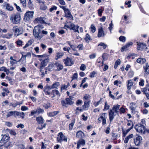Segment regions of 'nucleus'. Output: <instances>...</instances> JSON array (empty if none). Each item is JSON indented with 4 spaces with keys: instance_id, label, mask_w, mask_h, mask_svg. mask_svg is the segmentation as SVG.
<instances>
[{
    "instance_id": "nucleus-1",
    "label": "nucleus",
    "mask_w": 149,
    "mask_h": 149,
    "mask_svg": "<svg viewBox=\"0 0 149 149\" xmlns=\"http://www.w3.org/2000/svg\"><path fill=\"white\" fill-rule=\"evenodd\" d=\"M43 26L41 25H38L34 27L33 32L35 38L40 39L44 35L47 34V31L43 30Z\"/></svg>"
},
{
    "instance_id": "nucleus-2",
    "label": "nucleus",
    "mask_w": 149,
    "mask_h": 149,
    "mask_svg": "<svg viewBox=\"0 0 149 149\" xmlns=\"http://www.w3.org/2000/svg\"><path fill=\"white\" fill-rule=\"evenodd\" d=\"M120 105L117 104L114 105L111 109L109 111V121L112 122L115 116L117 114L119 115V108Z\"/></svg>"
},
{
    "instance_id": "nucleus-3",
    "label": "nucleus",
    "mask_w": 149,
    "mask_h": 149,
    "mask_svg": "<svg viewBox=\"0 0 149 149\" xmlns=\"http://www.w3.org/2000/svg\"><path fill=\"white\" fill-rule=\"evenodd\" d=\"M20 19L21 16L19 13L11 15L10 19V22L15 24H19L20 21Z\"/></svg>"
},
{
    "instance_id": "nucleus-4",
    "label": "nucleus",
    "mask_w": 149,
    "mask_h": 149,
    "mask_svg": "<svg viewBox=\"0 0 149 149\" xmlns=\"http://www.w3.org/2000/svg\"><path fill=\"white\" fill-rule=\"evenodd\" d=\"M33 11H28L25 13L24 16V20L25 22L30 20L33 17Z\"/></svg>"
},
{
    "instance_id": "nucleus-5",
    "label": "nucleus",
    "mask_w": 149,
    "mask_h": 149,
    "mask_svg": "<svg viewBox=\"0 0 149 149\" xmlns=\"http://www.w3.org/2000/svg\"><path fill=\"white\" fill-rule=\"evenodd\" d=\"M134 128L137 132L143 134H144L145 127L140 123H138L135 125Z\"/></svg>"
},
{
    "instance_id": "nucleus-6",
    "label": "nucleus",
    "mask_w": 149,
    "mask_h": 149,
    "mask_svg": "<svg viewBox=\"0 0 149 149\" xmlns=\"http://www.w3.org/2000/svg\"><path fill=\"white\" fill-rule=\"evenodd\" d=\"M13 30L14 32V35L16 36L22 34L23 29L22 28L18 27V26H14L13 28Z\"/></svg>"
},
{
    "instance_id": "nucleus-7",
    "label": "nucleus",
    "mask_w": 149,
    "mask_h": 149,
    "mask_svg": "<svg viewBox=\"0 0 149 149\" xmlns=\"http://www.w3.org/2000/svg\"><path fill=\"white\" fill-rule=\"evenodd\" d=\"M39 58V59L41 61V65L42 67L46 65L47 56L45 54L36 56Z\"/></svg>"
},
{
    "instance_id": "nucleus-8",
    "label": "nucleus",
    "mask_w": 149,
    "mask_h": 149,
    "mask_svg": "<svg viewBox=\"0 0 149 149\" xmlns=\"http://www.w3.org/2000/svg\"><path fill=\"white\" fill-rule=\"evenodd\" d=\"M58 136L57 138V140L59 142L64 141L66 142L67 141L68 138L67 136H64L62 132H60L58 134Z\"/></svg>"
},
{
    "instance_id": "nucleus-9",
    "label": "nucleus",
    "mask_w": 149,
    "mask_h": 149,
    "mask_svg": "<svg viewBox=\"0 0 149 149\" xmlns=\"http://www.w3.org/2000/svg\"><path fill=\"white\" fill-rule=\"evenodd\" d=\"M36 2L38 3L40 9L42 10H45L47 8L46 3L45 1L41 0H36Z\"/></svg>"
},
{
    "instance_id": "nucleus-10",
    "label": "nucleus",
    "mask_w": 149,
    "mask_h": 149,
    "mask_svg": "<svg viewBox=\"0 0 149 149\" xmlns=\"http://www.w3.org/2000/svg\"><path fill=\"white\" fill-rule=\"evenodd\" d=\"M142 140L141 136L137 135L134 139V142L135 145L137 146H140Z\"/></svg>"
},
{
    "instance_id": "nucleus-11",
    "label": "nucleus",
    "mask_w": 149,
    "mask_h": 149,
    "mask_svg": "<svg viewBox=\"0 0 149 149\" xmlns=\"http://www.w3.org/2000/svg\"><path fill=\"white\" fill-rule=\"evenodd\" d=\"M64 64L66 66H71L74 64V62L69 57H67L65 59H63Z\"/></svg>"
},
{
    "instance_id": "nucleus-12",
    "label": "nucleus",
    "mask_w": 149,
    "mask_h": 149,
    "mask_svg": "<svg viewBox=\"0 0 149 149\" xmlns=\"http://www.w3.org/2000/svg\"><path fill=\"white\" fill-rule=\"evenodd\" d=\"M85 144V140L83 139H80L77 142V149H79L80 146H84Z\"/></svg>"
},
{
    "instance_id": "nucleus-13",
    "label": "nucleus",
    "mask_w": 149,
    "mask_h": 149,
    "mask_svg": "<svg viewBox=\"0 0 149 149\" xmlns=\"http://www.w3.org/2000/svg\"><path fill=\"white\" fill-rule=\"evenodd\" d=\"M64 12L65 14V16L70 19L72 20H73V17L72 15L71 14L70 12L69 9L67 8L65 9Z\"/></svg>"
},
{
    "instance_id": "nucleus-14",
    "label": "nucleus",
    "mask_w": 149,
    "mask_h": 149,
    "mask_svg": "<svg viewBox=\"0 0 149 149\" xmlns=\"http://www.w3.org/2000/svg\"><path fill=\"white\" fill-rule=\"evenodd\" d=\"M3 4V6L5 8L6 10L10 11H11L13 10V7L12 6H10L8 3L7 2H4Z\"/></svg>"
},
{
    "instance_id": "nucleus-15",
    "label": "nucleus",
    "mask_w": 149,
    "mask_h": 149,
    "mask_svg": "<svg viewBox=\"0 0 149 149\" xmlns=\"http://www.w3.org/2000/svg\"><path fill=\"white\" fill-rule=\"evenodd\" d=\"M141 91L143 94L145 95L147 99L149 100V88H144L141 89Z\"/></svg>"
},
{
    "instance_id": "nucleus-16",
    "label": "nucleus",
    "mask_w": 149,
    "mask_h": 149,
    "mask_svg": "<svg viewBox=\"0 0 149 149\" xmlns=\"http://www.w3.org/2000/svg\"><path fill=\"white\" fill-rule=\"evenodd\" d=\"M79 26L77 25L75 26L73 24H71L70 26V27H68L70 28V29L73 30L75 32H77L79 33V31L78 30Z\"/></svg>"
},
{
    "instance_id": "nucleus-17",
    "label": "nucleus",
    "mask_w": 149,
    "mask_h": 149,
    "mask_svg": "<svg viewBox=\"0 0 149 149\" xmlns=\"http://www.w3.org/2000/svg\"><path fill=\"white\" fill-rule=\"evenodd\" d=\"M133 43L132 42H129L127 43L125 45L122 47L121 49V51L122 52L127 50V48L130 46L133 45Z\"/></svg>"
},
{
    "instance_id": "nucleus-18",
    "label": "nucleus",
    "mask_w": 149,
    "mask_h": 149,
    "mask_svg": "<svg viewBox=\"0 0 149 149\" xmlns=\"http://www.w3.org/2000/svg\"><path fill=\"white\" fill-rule=\"evenodd\" d=\"M105 34L102 27H101L98 29V34L97 36L99 38L104 36Z\"/></svg>"
},
{
    "instance_id": "nucleus-19",
    "label": "nucleus",
    "mask_w": 149,
    "mask_h": 149,
    "mask_svg": "<svg viewBox=\"0 0 149 149\" xmlns=\"http://www.w3.org/2000/svg\"><path fill=\"white\" fill-rule=\"evenodd\" d=\"M46 20V18L45 17H40L36 18L35 19V21L37 22L38 23L46 24V23L45 22Z\"/></svg>"
},
{
    "instance_id": "nucleus-20",
    "label": "nucleus",
    "mask_w": 149,
    "mask_h": 149,
    "mask_svg": "<svg viewBox=\"0 0 149 149\" xmlns=\"http://www.w3.org/2000/svg\"><path fill=\"white\" fill-rule=\"evenodd\" d=\"M64 53L62 52H58L56 53L55 59L57 60L61 58L64 55Z\"/></svg>"
},
{
    "instance_id": "nucleus-21",
    "label": "nucleus",
    "mask_w": 149,
    "mask_h": 149,
    "mask_svg": "<svg viewBox=\"0 0 149 149\" xmlns=\"http://www.w3.org/2000/svg\"><path fill=\"white\" fill-rule=\"evenodd\" d=\"M51 96L52 97L57 95L58 96H60V93L59 91L57 90H54L52 91L51 94Z\"/></svg>"
},
{
    "instance_id": "nucleus-22",
    "label": "nucleus",
    "mask_w": 149,
    "mask_h": 149,
    "mask_svg": "<svg viewBox=\"0 0 149 149\" xmlns=\"http://www.w3.org/2000/svg\"><path fill=\"white\" fill-rule=\"evenodd\" d=\"M91 102V101L89 100L88 101L85 100L84 102V105L82 107H83V109L87 110L88 109V107L90 106V103Z\"/></svg>"
},
{
    "instance_id": "nucleus-23",
    "label": "nucleus",
    "mask_w": 149,
    "mask_h": 149,
    "mask_svg": "<svg viewBox=\"0 0 149 149\" xmlns=\"http://www.w3.org/2000/svg\"><path fill=\"white\" fill-rule=\"evenodd\" d=\"M16 111H12L8 112L6 116V118L10 117L13 116L16 117Z\"/></svg>"
},
{
    "instance_id": "nucleus-24",
    "label": "nucleus",
    "mask_w": 149,
    "mask_h": 149,
    "mask_svg": "<svg viewBox=\"0 0 149 149\" xmlns=\"http://www.w3.org/2000/svg\"><path fill=\"white\" fill-rule=\"evenodd\" d=\"M127 125L128 127L130 126V127L126 130L127 132H128L133 128V122L131 120H128Z\"/></svg>"
},
{
    "instance_id": "nucleus-25",
    "label": "nucleus",
    "mask_w": 149,
    "mask_h": 149,
    "mask_svg": "<svg viewBox=\"0 0 149 149\" xmlns=\"http://www.w3.org/2000/svg\"><path fill=\"white\" fill-rule=\"evenodd\" d=\"M60 86V83L59 82H56L52 84L51 87L49 86H47V89L49 88H57L58 87Z\"/></svg>"
},
{
    "instance_id": "nucleus-26",
    "label": "nucleus",
    "mask_w": 149,
    "mask_h": 149,
    "mask_svg": "<svg viewBox=\"0 0 149 149\" xmlns=\"http://www.w3.org/2000/svg\"><path fill=\"white\" fill-rule=\"evenodd\" d=\"M106 113H102L100 115V116L99 118L98 119V122L100 123L101 122V120H103L105 119H106L107 117L106 116Z\"/></svg>"
},
{
    "instance_id": "nucleus-27",
    "label": "nucleus",
    "mask_w": 149,
    "mask_h": 149,
    "mask_svg": "<svg viewBox=\"0 0 149 149\" xmlns=\"http://www.w3.org/2000/svg\"><path fill=\"white\" fill-rule=\"evenodd\" d=\"M10 62L11 66H13L14 64H17L18 61H17V60L13 58V56H11L10 57Z\"/></svg>"
},
{
    "instance_id": "nucleus-28",
    "label": "nucleus",
    "mask_w": 149,
    "mask_h": 149,
    "mask_svg": "<svg viewBox=\"0 0 149 149\" xmlns=\"http://www.w3.org/2000/svg\"><path fill=\"white\" fill-rule=\"evenodd\" d=\"M133 85L132 81L131 79L127 81V89L129 90H130Z\"/></svg>"
},
{
    "instance_id": "nucleus-29",
    "label": "nucleus",
    "mask_w": 149,
    "mask_h": 149,
    "mask_svg": "<svg viewBox=\"0 0 149 149\" xmlns=\"http://www.w3.org/2000/svg\"><path fill=\"white\" fill-rule=\"evenodd\" d=\"M84 133L81 131H78L76 134V136L77 137L79 138H81L84 136Z\"/></svg>"
},
{
    "instance_id": "nucleus-30",
    "label": "nucleus",
    "mask_w": 149,
    "mask_h": 149,
    "mask_svg": "<svg viewBox=\"0 0 149 149\" xmlns=\"http://www.w3.org/2000/svg\"><path fill=\"white\" fill-rule=\"evenodd\" d=\"M57 67V70L58 71H60L61 70H62L63 68V65L58 63H56L54 64Z\"/></svg>"
},
{
    "instance_id": "nucleus-31",
    "label": "nucleus",
    "mask_w": 149,
    "mask_h": 149,
    "mask_svg": "<svg viewBox=\"0 0 149 149\" xmlns=\"http://www.w3.org/2000/svg\"><path fill=\"white\" fill-rule=\"evenodd\" d=\"M134 135L133 134H131L129 135L127 137H126L124 140V142L125 143H128L129 140L130 139L132 138L133 137Z\"/></svg>"
},
{
    "instance_id": "nucleus-32",
    "label": "nucleus",
    "mask_w": 149,
    "mask_h": 149,
    "mask_svg": "<svg viewBox=\"0 0 149 149\" xmlns=\"http://www.w3.org/2000/svg\"><path fill=\"white\" fill-rule=\"evenodd\" d=\"M131 106L130 107V109L132 111V113L135 111L136 109V104L135 103H132L130 104Z\"/></svg>"
},
{
    "instance_id": "nucleus-33",
    "label": "nucleus",
    "mask_w": 149,
    "mask_h": 149,
    "mask_svg": "<svg viewBox=\"0 0 149 149\" xmlns=\"http://www.w3.org/2000/svg\"><path fill=\"white\" fill-rule=\"evenodd\" d=\"M146 60L144 58H138L136 60L137 63L140 64H143L146 62Z\"/></svg>"
},
{
    "instance_id": "nucleus-34",
    "label": "nucleus",
    "mask_w": 149,
    "mask_h": 149,
    "mask_svg": "<svg viewBox=\"0 0 149 149\" xmlns=\"http://www.w3.org/2000/svg\"><path fill=\"white\" fill-rule=\"evenodd\" d=\"M69 97L70 98H66L65 100L67 104H68L70 105H71L74 103V102H73L72 100L71 99V97L70 96Z\"/></svg>"
},
{
    "instance_id": "nucleus-35",
    "label": "nucleus",
    "mask_w": 149,
    "mask_h": 149,
    "mask_svg": "<svg viewBox=\"0 0 149 149\" xmlns=\"http://www.w3.org/2000/svg\"><path fill=\"white\" fill-rule=\"evenodd\" d=\"M70 84L68 83L67 85H62L61 86V91H62L63 90H67V88L70 86Z\"/></svg>"
},
{
    "instance_id": "nucleus-36",
    "label": "nucleus",
    "mask_w": 149,
    "mask_h": 149,
    "mask_svg": "<svg viewBox=\"0 0 149 149\" xmlns=\"http://www.w3.org/2000/svg\"><path fill=\"white\" fill-rule=\"evenodd\" d=\"M27 5L28 7L30 9H33L34 8V6L31 0H29Z\"/></svg>"
},
{
    "instance_id": "nucleus-37",
    "label": "nucleus",
    "mask_w": 149,
    "mask_h": 149,
    "mask_svg": "<svg viewBox=\"0 0 149 149\" xmlns=\"http://www.w3.org/2000/svg\"><path fill=\"white\" fill-rule=\"evenodd\" d=\"M75 122V119H74L72 120L71 123L69 124V130H71L73 128V126Z\"/></svg>"
},
{
    "instance_id": "nucleus-38",
    "label": "nucleus",
    "mask_w": 149,
    "mask_h": 149,
    "mask_svg": "<svg viewBox=\"0 0 149 149\" xmlns=\"http://www.w3.org/2000/svg\"><path fill=\"white\" fill-rule=\"evenodd\" d=\"M59 113V111H55L49 113L48 114V116L51 117H53Z\"/></svg>"
},
{
    "instance_id": "nucleus-39",
    "label": "nucleus",
    "mask_w": 149,
    "mask_h": 149,
    "mask_svg": "<svg viewBox=\"0 0 149 149\" xmlns=\"http://www.w3.org/2000/svg\"><path fill=\"white\" fill-rule=\"evenodd\" d=\"M9 138V137L8 136L4 134L3 136L1 139L5 142L6 141H9L8 140Z\"/></svg>"
},
{
    "instance_id": "nucleus-40",
    "label": "nucleus",
    "mask_w": 149,
    "mask_h": 149,
    "mask_svg": "<svg viewBox=\"0 0 149 149\" xmlns=\"http://www.w3.org/2000/svg\"><path fill=\"white\" fill-rule=\"evenodd\" d=\"M36 120L39 123H42L43 122V119L41 116L37 117L36 118Z\"/></svg>"
},
{
    "instance_id": "nucleus-41",
    "label": "nucleus",
    "mask_w": 149,
    "mask_h": 149,
    "mask_svg": "<svg viewBox=\"0 0 149 149\" xmlns=\"http://www.w3.org/2000/svg\"><path fill=\"white\" fill-rule=\"evenodd\" d=\"M91 38L90 35L87 33L85 36L84 40L87 42H89L91 40Z\"/></svg>"
},
{
    "instance_id": "nucleus-42",
    "label": "nucleus",
    "mask_w": 149,
    "mask_h": 149,
    "mask_svg": "<svg viewBox=\"0 0 149 149\" xmlns=\"http://www.w3.org/2000/svg\"><path fill=\"white\" fill-rule=\"evenodd\" d=\"M24 112H20L16 111V117L19 116H20L22 118H24Z\"/></svg>"
},
{
    "instance_id": "nucleus-43",
    "label": "nucleus",
    "mask_w": 149,
    "mask_h": 149,
    "mask_svg": "<svg viewBox=\"0 0 149 149\" xmlns=\"http://www.w3.org/2000/svg\"><path fill=\"white\" fill-rule=\"evenodd\" d=\"M102 99L101 98L100 99V100L97 102H94L93 103V104L94 105L95 107H97L100 104H101L102 103Z\"/></svg>"
},
{
    "instance_id": "nucleus-44",
    "label": "nucleus",
    "mask_w": 149,
    "mask_h": 149,
    "mask_svg": "<svg viewBox=\"0 0 149 149\" xmlns=\"http://www.w3.org/2000/svg\"><path fill=\"white\" fill-rule=\"evenodd\" d=\"M54 64L51 63L48 66L47 69L49 71L52 70L54 69Z\"/></svg>"
},
{
    "instance_id": "nucleus-45",
    "label": "nucleus",
    "mask_w": 149,
    "mask_h": 149,
    "mask_svg": "<svg viewBox=\"0 0 149 149\" xmlns=\"http://www.w3.org/2000/svg\"><path fill=\"white\" fill-rule=\"evenodd\" d=\"M78 77V74L77 72L74 73L72 76L71 78L72 79V81L73 80L77 79Z\"/></svg>"
},
{
    "instance_id": "nucleus-46",
    "label": "nucleus",
    "mask_w": 149,
    "mask_h": 149,
    "mask_svg": "<svg viewBox=\"0 0 149 149\" xmlns=\"http://www.w3.org/2000/svg\"><path fill=\"white\" fill-rule=\"evenodd\" d=\"M98 46H102V48L104 49H106V47H107V45L105 43L102 42L100 43L98 45Z\"/></svg>"
},
{
    "instance_id": "nucleus-47",
    "label": "nucleus",
    "mask_w": 149,
    "mask_h": 149,
    "mask_svg": "<svg viewBox=\"0 0 149 149\" xmlns=\"http://www.w3.org/2000/svg\"><path fill=\"white\" fill-rule=\"evenodd\" d=\"M90 29L91 32L92 33H94L96 30V28L93 24H92L91 25Z\"/></svg>"
},
{
    "instance_id": "nucleus-48",
    "label": "nucleus",
    "mask_w": 149,
    "mask_h": 149,
    "mask_svg": "<svg viewBox=\"0 0 149 149\" xmlns=\"http://www.w3.org/2000/svg\"><path fill=\"white\" fill-rule=\"evenodd\" d=\"M110 107V106L107 104V102L106 101L105 102V104H104L103 110L104 111H106L107 110L109 109Z\"/></svg>"
},
{
    "instance_id": "nucleus-49",
    "label": "nucleus",
    "mask_w": 149,
    "mask_h": 149,
    "mask_svg": "<svg viewBox=\"0 0 149 149\" xmlns=\"http://www.w3.org/2000/svg\"><path fill=\"white\" fill-rule=\"evenodd\" d=\"M20 2L23 7L25 8L26 6V0H20Z\"/></svg>"
},
{
    "instance_id": "nucleus-50",
    "label": "nucleus",
    "mask_w": 149,
    "mask_h": 149,
    "mask_svg": "<svg viewBox=\"0 0 149 149\" xmlns=\"http://www.w3.org/2000/svg\"><path fill=\"white\" fill-rule=\"evenodd\" d=\"M36 113L40 114L44 112V110L40 108H38L37 109L35 110Z\"/></svg>"
},
{
    "instance_id": "nucleus-51",
    "label": "nucleus",
    "mask_w": 149,
    "mask_h": 149,
    "mask_svg": "<svg viewBox=\"0 0 149 149\" xmlns=\"http://www.w3.org/2000/svg\"><path fill=\"white\" fill-rule=\"evenodd\" d=\"M7 130L11 135L15 136L16 134V133L15 132V130H12L9 129H7Z\"/></svg>"
},
{
    "instance_id": "nucleus-52",
    "label": "nucleus",
    "mask_w": 149,
    "mask_h": 149,
    "mask_svg": "<svg viewBox=\"0 0 149 149\" xmlns=\"http://www.w3.org/2000/svg\"><path fill=\"white\" fill-rule=\"evenodd\" d=\"M119 110L120 111V113H126L125 109L124 108L123 106H122L120 108H119Z\"/></svg>"
},
{
    "instance_id": "nucleus-53",
    "label": "nucleus",
    "mask_w": 149,
    "mask_h": 149,
    "mask_svg": "<svg viewBox=\"0 0 149 149\" xmlns=\"http://www.w3.org/2000/svg\"><path fill=\"white\" fill-rule=\"evenodd\" d=\"M119 39L120 41L124 42L126 41V38L125 37L122 36L119 37Z\"/></svg>"
},
{
    "instance_id": "nucleus-54",
    "label": "nucleus",
    "mask_w": 149,
    "mask_h": 149,
    "mask_svg": "<svg viewBox=\"0 0 149 149\" xmlns=\"http://www.w3.org/2000/svg\"><path fill=\"white\" fill-rule=\"evenodd\" d=\"M91 96L88 94H86L84 95L83 97V99L84 100H87L91 98Z\"/></svg>"
},
{
    "instance_id": "nucleus-55",
    "label": "nucleus",
    "mask_w": 149,
    "mask_h": 149,
    "mask_svg": "<svg viewBox=\"0 0 149 149\" xmlns=\"http://www.w3.org/2000/svg\"><path fill=\"white\" fill-rule=\"evenodd\" d=\"M144 82L145 81L143 79H140V81L139 83V85L140 86H143L144 85Z\"/></svg>"
},
{
    "instance_id": "nucleus-56",
    "label": "nucleus",
    "mask_w": 149,
    "mask_h": 149,
    "mask_svg": "<svg viewBox=\"0 0 149 149\" xmlns=\"http://www.w3.org/2000/svg\"><path fill=\"white\" fill-rule=\"evenodd\" d=\"M113 24L112 23V21L111 20V23L109 24V26L108 28L110 31V33H111V31L113 29Z\"/></svg>"
},
{
    "instance_id": "nucleus-57",
    "label": "nucleus",
    "mask_w": 149,
    "mask_h": 149,
    "mask_svg": "<svg viewBox=\"0 0 149 149\" xmlns=\"http://www.w3.org/2000/svg\"><path fill=\"white\" fill-rule=\"evenodd\" d=\"M86 68V67L85 64H81L80 67V69L81 70L84 71L85 70Z\"/></svg>"
},
{
    "instance_id": "nucleus-58",
    "label": "nucleus",
    "mask_w": 149,
    "mask_h": 149,
    "mask_svg": "<svg viewBox=\"0 0 149 149\" xmlns=\"http://www.w3.org/2000/svg\"><path fill=\"white\" fill-rule=\"evenodd\" d=\"M4 143L3 146L6 148H7L10 145V143L9 141H6Z\"/></svg>"
},
{
    "instance_id": "nucleus-59",
    "label": "nucleus",
    "mask_w": 149,
    "mask_h": 149,
    "mask_svg": "<svg viewBox=\"0 0 149 149\" xmlns=\"http://www.w3.org/2000/svg\"><path fill=\"white\" fill-rule=\"evenodd\" d=\"M21 109L22 111H25L29 110L28 108L26 106H22L21 107Z\"/></svg>"
},
{
    "instance_id": "nucleus-60",
    "label": "nucleus",
    "mask_w": 149,
    "mask_h": 149,
    "mask_svg": "<svg viewBox=\"0 0 149 149\" xmlns=\"http://www.w3.org/2000/svg\"><path fill=\"white\" fill-rule=\"evenodd\" d=\"M145 70L146 72L148 74H149V66L148 65H146V67H144Z\"/></svg>"
},
{
    "instance_id": "nucleus-61",
    "label": "nucleus",
    "mask_w": 149,
    "mask_h": 149,
    "mask_svg": "<svg viewBox=\"0 0 149 149\" xmlns=\"http://www.w3.org/2000/svg\"><path fill=\"white\" fill-rule=\"evenodd\" d=\"M14 5L15 6L16 8L18 11H19L20 12H22V10L19 6H17V4L16 3H15L14 4Z\"/></svg>"
},
{
    "instance_id": "nucleus-62",
    "label": "nucleus",
    "mask_w": 149,
    "mask_h": 149,
    "mask_svg": "<svg viewBox=\"0 0 149 149\" xmlns=\"http://www.w3.org/2000/svg\"><path fill=\"white\" fill-rule=\"evenodd\" d=\"M134 72L132 71H130L129 72L128 75L130 77H132L134 75Z\"/></svg>"
},
{
    "instance_id": "nucleus-63",
    "label": "nucleus",
    "mask_w": 149,
    "mask_h": 149,
    "mask_svg": "<svg viewBox=\"0 0 149 149\" xmlns=\"http://www.w3.org/2000/svg\"><path fill=\"white\" fill-rule=\"evenodd\" d=\"M136 43L137 45V49L138 50H139L141 45H143V44L138 42H137Z\"/></svg>"
},
{
    "instance_id": "nucleus-64",
    "label": "nucleus",
    "mask_w": 149,
    "mask_h": 149,
    "mask_svg": "<svg viewBox=\"0 0 149 149\" xmlns=\"http://www.w3.org/2000/svg\"><path fill=\"white\" fill-rule=\"evenodd\" d=\"M96 73L95 71H93L92 72H91L90 75L89 76L90 77L93 78L95 77V75Z\"/></svg>"
}]
</instances>
